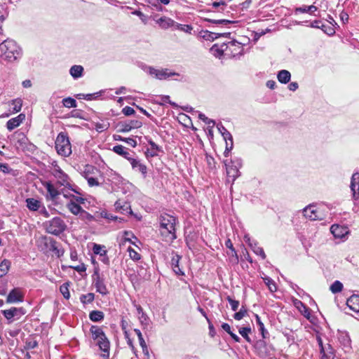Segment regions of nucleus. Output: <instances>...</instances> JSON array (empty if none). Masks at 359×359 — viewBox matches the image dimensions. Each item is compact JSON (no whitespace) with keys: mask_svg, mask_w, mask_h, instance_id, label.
<instances>
[{"mask_svg":"<svg viewBox=\"0 0 359 359\" xmlns=\"http://www.w3.org/2000/svg\"><path fill=\"white\" fill-rule=\"evenodd\" d=\"M90 332L95 344L102 351L100 354L101 359H109L110 342L103 330L99 326L92 325L90 328Z\"/></svg>","mask_w":359,"mask_h":359,"instance_id":"obj_1","label":"nucleus"},{"mask_svg":"<svg viewBox=\"0 0 359 359\" xmlns=\"http://www.w3.org/2000/svg\"><path fill=\"white\" fill-rule=\"evenodd\" d=\"M160 233L165 241H172L176 239L175 223L176 218L168 214H162L159 217Z\"/></svg>","mask_w":359,"mask_h":359,"instance_id":"obj_2","label":"nucleus"},{"mask_svg":"<svg viewBox=\"0 0 359 359\" xmlns=\"http://www.w3.org/2000/svg\"><path fill=\"white\" fill-rule=\"evenodd\" d=\"M21 54L20 48L13 40L6 39L0 44V57L4 60L13 62L20 57Z\"/></svg>","mask_w":359,"mask_h":359,"instance_id":"obj_3","label":"nucleus"},{"mask_svg":"<svg viewBox=\"0 0 359 359\" xmlns=\"http://www.w3.org/2000/svg\"><path fill=\"white\" fill-rule=\"evenodd\" d=\"M55 149L60 156L67 157L72 154V145L69 137L65 133H60L55 140Z\"/></svg>","mask_w":359,"mask_h":359,"instance_id":"obj_4","label":"nucleus"},{"mask_svg":"<svg viewBox=\"0 0 359 359\" xmlns=\"http://www.w3.org/2000/svg\"><path fill=\"white\" fill-rule=\"evenodd\" d=\"M44 226L48 233L55 236L62 233L67 227L63 219L59 217H55L52 219L45 222Z\"/></svg>","mask_w":359,"mask_h":359,"instance_id":"obj_5","label":"nucleus"},{"mask_svg":"<svg viewBox=\"0 0 359 359\" xmlns=\"http://www.w3.org/2000/svg\"><path fill=\"white\" fill-rule=\"evenodd\" d=\"M144 70L149 75L159 80L167 79L172 76H180L178 73L172 72L167 68L158 69L152 67L147 66L144 68Z\"/></svg>","mask_w":359,"mask_h":359,"instance_id":"obj_6","label":"nucleus"},{"mask_svg":"<svg viewBox=\"0 0 359 359\" xmlns=\"http://www.w3.org/2000/svg\"><path fill=\"white\" fill-rule=\"evenodd\" d=\"M92 278L93 284L95 286L97 292H99L102 295H107L109 294V291L104 283V280L101 277L97 270L95 271L92 276Z\"/></svg>","mask_w":359,"mask_h":359,"instance_id":"obj_7","label":"nucleus"},{"mask_svg":"<svg viewBox=\"0 0 359 359\" xmlns=\"http://www.w3.org/2000/svg\"><path fill=\"white\" fill-rule=\"evenodd\" d=\"M53 176L57 180V183L61 186L70 187L72 182L69 177L63 172L58 165H55L53 170Z\"/></svg>","mask_w":359,"mask_h":359,"instance_id":"obj_8","label":"nucleus"},{"mask_svg":"<svg viewBox=\"0 0 359 359\" xmlns=\"http://www.w3.org/2000/svg\"><path fill=\"white\" fill-rule=\"evenodd\" d=\"M41 242L46 245V247L53 252L55 253L58 257H61L64 254V250L59 248L57 243L52 238L43 237L41 238Z\"/></svg>","mask_w":359,"mask_h":359,"instance_id":"obj_9","label":"nucleus"},{"mask_svg":"<svg viewBox=\"0 0 359 359\" xmlns=\"http://www.w3.org/2000/svg\"><path fill=\"white\" fill-rule=\"evenodd\" d=\"M4 316L9 321H12L13 318L16 317L19 319L22 316L25 315L26 311L24 308L12 307L10 309L4 310L1 311Z\"/></svg>","mask_w":359,"mask_h":359,"instance_id":"obj_10","label":"nucleus"},{"mask_svg":"<svg viewBox=\"0 0 359 359\" xmlns=\"http://www.w3.org/2000/svg\"><path fill=\"white\" fill-rule=\"evenodd\" d=\"M24 301V294L21 289L15 287L13 289L7 296L6 303L13 304L18 302H22Z\"/></svg>","mask_w":359,"mask_h":359,"instance_id":"obj_11","label":"nucleus"},{"mask_svg":"<svg viewBox=\"0 0 359 359\" xmlns=\"http://www.w3.org/2000/svg\"><path fill=\"white\" fill-rule=\"evenodd\" d=\"M43 185L47 190L46 198L48 201H55L60 196V191L55 187L50 182H45Z\"/></svg>","mask_w":359,"mask_h":359,"instance_id":"obj_12","label":"nucleus"},{"mask_svg":"<svg viewBox=\"0 0 359 359\" xmlns=\"http://www.w3.org/2000/svg\"><path fill=\"white\" fill-rule=\"evenodd\" d=\"M244 240L248 243L252 251L257 255L260 256L262 259H266L265 252L262 247H259L256 241H251L249 236L245 235Z\"/></svg>","mask_w":359,"mask_h":359,"instance_id":"obj_13","label":"nucleus"},{"mask_svg":"<svg viewBox=\"0 0 359 359\" xmlns=\"http://www.w3.org/2000/svg\"><path fill=\"white\" fill-rule=\"evenodd\" d=\"M330 231L336 238H343L348 233V227L338 224L332 225Z\"/></svg>","mask_w":359,"mask_h":359,"instance_id":"obj_14","label":"nucleus"},{"mask_svg":"<svg viewBox=\"0 0 359 359\" xmlns=\"http://www.w3.org/2000/svg\"><path fill=\"white\" fill-rule=\"evenodd\" d=\"M25 119V115L24 114H20L16 117L9 119L6 123L7 129L9 131L13 130L15 128L18 127Z\"/></svg>","mask_w":359,"mask_h":359,"instance_id":"obj_15","label":"nucleus"},{"mask_svg":"<svg viewBox=\"0 0 359 359\" xmlns=\"http://www.w3.org/2000/svg\"><path fill=\"white\" fill-rule=\"evenodd\" d=\"M303 213L306 218H309L311 220L315 221L321 219L318 214V211L315 205H308L304 209Z\"/></svg>","mask_w":359,"mask_h":359,"instance_id":"obj_16","label":"nucleus"},{"mask_svg":"<svg viewBox=\"0 0 359 359\" xmlns=\"http://www.w3.org/2000/svg\"><path fill=\"white\" fill-rule=\"evenodd\" d=\"M129 162L133 169L139 171L142 173L144 177H146L147 173V168L146 165L141 163V161L137 158L129 159Z\"/></svg>","mask_w":359,"mask_h":359,"instance_id":"obj_17","label":"nucleus"},{"mask_svg":"<svg viewBox=\"0 0 359 359\" xmlns=\"http://www.w3.org/2000/svg\"><path fill=\"white\" fill-rule=\"evenodd\" d=\"M156 23L163 29L172 28L173 25H175V20L166 16H162L156 20Z\"/></svg>","mask_w":359,"mask_h":359,"instance_id":"obj_18","label":"nucleus"},{"mask_svg":"<svg viewBox=\"0 0 359 359\" xmlns=\"http://www.w3.org/2000/svg\"><path fill=\"white\" fill-rule=\"evenodd\" d=\"M142 123L138 120H131L128 122H126L121 125V132L128 133L134 128H139L142 126Z\"/></svg>","mask_w":359,"mask_h":359,"instance_id":"obj_19","label":"nucleus"},{"mask_svg":"<svg viewBox=\"0 0 359 359\" xmlns=\"http://www.w3.org/2000/svg\"><path fill=\"white\" fill-rule=\"evenodd\" d=\"M346 304L350 309L359 312V295L353 294L346 301Z\"/></svg>","mask_w":359,"mask_h":359,"instance_id":"obj_20","label":"nucleus"},{"mask_svg":"<svg viewBox=\"0 0 359 359\" xmlns=\"http://www.w3.org/2000/svg\"><path fill=\"white\" fill-rule=\"evenodd\" d=\"M25 201L27 207L30 211H38V210H39L40 208H41V205H43L41 201L35 199L34 198H28L26 199Z\"/></svg>","mask_w":359,"mask_h":359,"instance_id":"obj_21","label":"nucleus"},{"mask_svg":"<svg viewBox=\"0 0 359 359\" xmlns=\"http://www.w3.org/2000/svg\"><path fill=\"white\" fill-rule=\"evenodd\" d=\"M296 308L308 320H310L311 314V309L299 300L294 303Z\"/></svg>","mask_w":359,"mask_h":359,"instance_id":"obj_22","label":"nucleus"},{"mask_svg":"<svg viewBox=\"0 0 359 359\" xmlns=\"http://www.w3.org/2000/svg\"><path fill=\"white\" fill-rule=\"evenodd\" d=\"M113 151L122 156L126 158L128 161L129 159H133V158L130 156L128 149L126 148L122 145H116L113 147Z\"/></svg>","mask_w":359,"mask_h":359,"instance_id":"obj_23","label":"nucleus"},{"mask_svg":"<svg viewBox=\"0 0 359 359\" xmlns=\"http://www.w3.org/2000/svg\"><path fill=\"white\" fill-rule=\"evenodd\" d=\"M229 48L231 49V52H233V57H236V55H242L243 54V46L238 41H231Z\"/></svg>","mask_w":359,"mask_h":359,"instance_id":"obj_24","label":"nucleus"},{"mask_svg":"<svg viewBox=\"0 0 359 359\" xmlns=\"http://www.w3.org/2000/svg\"><path fill=\"white\" fill-rule=\"evenodd\" d=\"M148 143L151 146L150 150H147V155L151 157H154L158 155V152H162V148L157 145L154 141L151 139L148 140Z\"/></svg>","mask_w":359,"mask_h":359,"instance_id":"obj_25","label":"nucleus"},{"mask_svg":"<svg viewBox=\"0 0 359 359\" xmlns=\"http://www.w3.org/2000/svg\"><path fill=\"white\" fill-rule=\"evenodd\" d=\"M181 257L178 255H175L172 257L171 265L174 272L177 275H184V272L179 266V262Z\"/></svg>","mask_w":359,"mask_h":359,"instance_id":"obj_26","label":"nucleus"},{"mask_svg":"<svg viewBox=\"0 0 359 359\" xmlns=\"http://www.w3.org/2000/svg\"><path fill=\"white\" fill-rule=\"evenodd\" d=\"M70 75L77 79L83 76V67L81 65H73L69 69Z\"/></svg>","mask_w":359,"mask_h":359,"instance_id":"obj_27","label":"nucleus"},{"mask_svg":"<svg viewBox=\"0 0 359 359\" xmlns=\"http://www.w3.org/2000/svg\"><path fill=\"white\" fill-rule=\"evenodd\" d=\"M291 74L287 70H280L278 72L277 79L281 83H287L290 81Z\"/></svg>","mask_w":359,"mask_h":359,"instance_id":"obj_28","label":"nucleus"},{"mask_svg":"<svg viewBox=\"0 0 359 359\" xmlns=\"http://www.w3.org/2000/svg\"><path fill=\"white\" fill-rule=\"evenodd\" d=\"M63 196L65 198H69V201L68 202H73L75 204H84L86 199L83 197V196H75L73 194H68L63 193Z\"/></svg>","mask_w":359,"mask_h":359,"instance_id":"obj_29","label":"nucleus"},{"mask_svg":"<svg viewBox=\"0 0 359 359\" xmlns=\"http://www.w3.org/2000/svg\"><path fill=\"white\" fill-rule=\"evenodd\" d=\"M238 170L233 165L227 167V180L229 182L231 181L232 182H233L236 177L238 176Z\"/></svg>","mask_w":359,"mask_h":359,"instance_id":"obj_30","label":"nucleus"},{"mask_svg":"<svg viewBox=\"0 0 359 359\" xmlns=\"http://www.w3.org/2000/svg\"><path fill=\"white\" fill-rule=\"evenodd\" d=\"M66 207L72 214L76 216H78L83 209L80 205L75 204L73 202H67Z\"/></svg>","mask_w":359,"mask_h":359,"instance_id":"obj_31","label":"nucleus"},{"mask_svg":"<svg viewBox=\"0 0 359 359\" xmlns=\"http://www.w3.org/2000/svg\"><path fill=\"white\" fill-rule=\"evenodd\" d=\"M338 339L341 344L346 348L351 347V339L347 333L341 332L338 337Z\"/></svg>","mask_w":359,"mask_h":359,"instance_id":"obj_32","label":"nucleus"},{"mask_svg":"<svg viewBox=\"0 0 359 359\" xmlns=\"http://www.w3.org/2000/svg\"><path fill=\"white\" fill-rule=\"evenodd\" d=\"M225 245L227 248L231 250L232 255L230 257V259L231 262L234 263H238V257L237 255V253L233 246V243L230 239H227L225 242Z\"/></svg>","mask_w":359,"mask_h":359,"instance_id":"obj_33","label":"nucleus"},{"mask_svg":"<svg viewBox=\"0 0 359 359\" xmlns=\"http://www.w3.org/2000/svg\"><path fill=\"white\" fill-rule=\"evenodd\" d=\"M11 262L6 259H4L0 263V277H3L7 274L11 266Z\"/></svg>","mask_w":359,"mask_h":359,"instance_id":"obj_34","label":"nucleus"},{"mask_svg":"<svg viewBox=\"0 0 359 359\" xmlns=\"http://www.w3.org/2000/svg\"><path fill=\"white\" fill-rule=\"evenodd\" d=\"M318 10V8L313 5L311 6H302L300 7H297L295 8L294 12L295 13H313V12L316 11Z\"/></svg>","mask_w":359,"mask_h":359,"instance_id":"obj_35","label":"nucleus"},{"mask_svg":"<svg viewBox=\"0 0 359 359\" xmlns=\"http://www.w3.org/2000/svg\"><path fill=\"white\" fill-rule=\"evenodd\" d=\"M350 188L351 191H359V172H354L352 175Z\"/></svg>","mask_w":359,"mask_h":359,"instance_id":"obj_36","label":"nucleus"},{"mask_svg":"<svg viewBox=\"0 0 359 359\" xmlns=\"http://www.w3.org/2000/svg\"><path fill=\"white\" fill-rule=\"evenodd\" d=\"M104 313L100 311H93L89 314V318L93 322H100L104 319Z\"/></svg>","mask_w":359,"mask_h":359,"instance_id":"obj_37","label":"nucleus"},{"mask_svg":"<svg viewBox=\"0 0 359 359\" xmlns=\"http://www.w3.org/2000/svg\"><path fill=\"white\" fill-rule=\"evenodd\" d=\"M79 219L84 222L86 224L94 220V217L85 210H82L79 215L77 216Z\"/></svg>","mask_w":359,"mask_h":359,"instance_id":"obj_38","label":"nucleus"},{"mask_svg":"<svg viewBox=\"0 0 359 359\" xmlns=\"http://www.w3.org/2000/svg\"><path fill=\"white\" fill-rule=\"evenodd\" d=\"M134 332H135V334H137V337H138V340H139V342H140V346L142 347V351L145 353V354H148V348H147V344L142 337V332H140V330L138 329H135L134 330Z\"/></svg>","mask_w":359,"mask_h":359,"instance_id":"obj_39","label":"nucleus"},{"mask_svg":"<svg viewBox=\"0 0 359 359\" xmlns=\"http://www.w3.org/2000/svg\"><path fill=\"white\" fill-rule=\"evenodd\" d=\"M22 101L20 99H15L11 102L10 111L11 113H17L21 110Z\"/></svg>","mask_w":359,"mask_h":359,"instance_id":"obj_40","label":"nucleus"},{"mask_svg":"<svg viewBox=\"0 0 359 359\" xmlns=\"http://www.w3.org/2000/svg\"><path fill=\"white\" fill-rule=\"evenodd\" d=\"M201 36L205 40L213 41L214 39H217L220 34L205 30L201 32Z\"/></svg>","mask_w":359,"mask_h":359,"instance_id":"obj_41","label":"nucleus"},{"mask_svg":"<svg viewBox=\"0 0 359 359\" xmlns=\"http://www.w3.org/2000/svg\"><path fill=\"white\" fill-rule=\"evenodd\" d=\"M217 129L222 134V137H224L226 142L228 140L231 141V139H233L232 135L224 126H222V124H218Z\"/></svg>","mask_w":359,"mask_h":359,"instance_id":"obj_42","label":"nucleus"},{"mask_svg":"<svg viewBox=\"0 0 359 359\" xmlns=\"http://www.w3.org/2000/svg\"><path fill=\"white\" fill-rule=\"evenodd\" d=\"M256 322L257 324L259 326V330L262 335V337L264 339L266 338L269 335V332L267 330L264 328V323L262 322L260 317L258 315H255Z\"/></svg>","mask_w":359,"mask_h":359,"instance_id":"obj_43","label":"nucleus"},{"mask_svg":"<svg viewBox=\"0 0 359 359\" xmlns=\"http://www.w3.org/2000/svg\"><path fill=\"white\" fill-rule=\"evenodd\" d=\"M321 359H334V354L332 347L329 345L327 349L324 348L323 352H320Z\"/></svg>","mask_w":359,"mask_h":359,"instance_id":"obj_44","label":"nucleus"},{"mask_svg":"<svg viewBox=\"0 0 359 359\" xmlns=\"http://www.w3.org/2000/svg\"><path fill=\"white\" fill-rule=\"evenodd\" d=\"M330 290L333 294L339 293L343 290V284L339 280H335L330 285Z\"/></svg>","mask_w":359,"mask_h":359,"instance_id":"obj_45","label":"nucleus"},{"mask_svg":"<svg viewBox=\"0 0 359 359\" xmlns=\"http://www.w3.org/2000/svg\"><path fill=\"white\" fill-rule=\"evenodd\" d=\"M95 299V294L92 292L86 294H81L80 297V301L83 304H90L93 302Z\"/></svg>","mask_w":359,"mask_h":359,"instance_id":"obj_46","label":"nucleus"},{"mask_svg":"<svg viewBox=\"0 0 359 359\" xmlns=\"http://www.w3.org/2000/svg\"><path fill=\"white\" fill-rule=\"evenodd\" d=\"M239 334L248 342H251V339L248 334L251 332L250 327H241L238 330Z\"/></svg>","mask_w":359,"mask_h":359,"instance_id":"obj_47","label":"nucleus"},{"mask_svg":"<svg viewBox=\"0 0 359 359\" xmlns=\"http://www.w3.org/2000/svg\"><path fill=\"white\" fill-rule=\"evenodd\" d=\"M63 106L67 108L76 107V101L72 97H67L62 100Z\"/></svg>","mask_w":359,"mask_h":359,"instance_id":"obj_48","label":"nucleus"},{"mask_svg":"<svg viewBox=\"0 0 359 359\" xmlns=\"http://www.w3.org/2000/svg\"><path fill=\"white\" fill-rule=\"evenodd\" d=\"M69 285L68 283H65L60 287V292L62 294L64 298L66 299H69L70 297V293L69 291Z\"/></svg>","mask_w":359,"mask_h":359,"instance_id":"obj_49","label":"nucleus"},{"mask_svg":"<svg viewBox=\"0 0 359 359\" xmlns=\"http://www.w3.org/2000/svg\"><path fill=\"white\" fill-rule=\"evenodd\" d=\"M104 247L98 244H94L93 250L96 255H100V257L105 256L107 255V250L104 249Z\"/></svg>","mask_w":359,"mask_h":359,"instance_id":"obj_50","label":"nucleus"},{"mask_svg":"<svg viewBox=\"0 0 359 359\" xmlns=\"http://www.w3.org/2000/svg\"><path fill=\"white\" fill-rule=\"evenodd\" d=\"M95 168L92 165H87L85 166L83 171L82 172V176L87 180L90 177V175L93 173Z\"/></svg>","mask_w":359,"mask_h":359,"instance_id":"obj_51","label":"nucleus"},{"mask_svg":"<svg viewBox=\"0 0 359 359\" xmlns=\"http://www.w3.org/2000/svg\"><path fill=\"white\" fill-rule=\"evenodd\" d=\"M15 135L17 136L18 142L20 146L22 147L27 144L28 139L23 133H15Z\"/></svg>","mask_w":359,"mask_h":359,"instance_id":"obj_52","label":"nucleus"},{"mask_svg":"<svg viewBox=\"0 0 359 359\" xmlns=\"http://www.w3.org/2000/svg\"><path fill=\"white\" fill-rule=\"evenodd\" d=\"M264 281L266 285L268 286L269 290L271 292H276L277 290L276 285L275 282L270 278H264Z\"/></svg>","mask_w":359,"mask_h":359,"instance_id":"obj_53","label":"nucleus"},{"mask_svg":"<svg viewBox=\"0 0 359 359\" xmlns=\"http://www.w3.org/2000/svg\"><path fill=\"white\" fill-rule=\"evenodd\" d=\"M247 314V309L245 306H242L238 312H236L233 315L234 319L236 320H241Z\"/></svg>","mask_w":359,"mask_h":359,"instance_id":"obj_54","label":"nucleus"},{"mask_svg":"<svg viewBox=\"0 0 359 359\" xmlns=\"http://www.w3.org/2000/svg\"><path fill=\"white\" fill-rule=\"evenodd\" d=\"M128 251L129 252L130 257L133 260L137 261V260L140 259V258H141L140 255L137 251H135L134 249H133L132 248L130 247V248H128Z\"/></svg>","mask_w":359,"mask_h":359,"instance_id":"obj_55","label":"nucleus"},{"mask_svg":"<svg viewBox=\"0 0 359 359\" xmlns=\"http://www.w3.org/2000/svg\"><path fill=\"white\" fill-rule=\"evenodd\" d=\"M227 301L231 305V309L234 311H236L239 306V302L237 300L233 299L230 296H228L226 297Z\"/></svg>","mask_w":359,"mask_h":359,"instance_id":"obj_56","label":"nucleus"},{"mask_svg":"<svg viewBox=\"0 0 359 359\" xmlns=\"http://www.w3.org/2000/svg\"><path fill=\"white\" fill-rule=\"evenodd\" d=\"M210 50L216 57H220L223 55V50L219 49L217 45H214Z\"/></svg>","mask_w":359,"mask_h":359,"instance_id":"obj_57","label":"nucleus"},{"mask_svg":"<svg viewBox=\"0 0 359 359\" xmlns=\"http://www.w3.org/2000/svg\"><path fill=\"white\" fill-rule=\"evenodd\" d=\"M66 187L68 188L69 189L72 190V191H74V193H76L78 195L83 196V194L81 191V189L78 186L75 185L74 184H72V182H70V187Z\"/></svg>","mask_w":359,"mask_h":359,"instance_id":"obj_58","label":"nucleus"},{"mask_svg":"<svg viewBox=\"0 0 359 359\" xmlns=\"http://www.w3.org/2000/svg\"><path fill=\"white\" fill-rule=\"evenodd\" d=\"M208 22H210L212 23L215 24H219V25H228L230 23H232L231 21L228 20H212V19H206L205 20Z\"/></svg>","mask_w":359,"mask_h":359,"instance_id":"obj_59","label":"nucleus"},{"mask_svg":"<svg viewBox=\"0 0 359 359\" xmlns=\"http://www.w3.org/2000/svg\"><path fill=\"white\" fill-rule=\"evenodd\" d=\"M86 180L89 187H98L100 185L97 180L93 177H88Z\"/></svg>","mask_w":359,"mask_h":359,"instance_id":"obj_60","label":"nucleus"},{"mask_svg":"<svg viewBox=\"0 0 359 359\" xmlns=\"http://www.w3.org/2000/svg\"><path fill=\"white\" fill-rule=\"evenodd\" d=\"M123 113L126 116H131L135 114V110L133 108L126 106L123 109Z\"/></svg>","mask_w":359,"mask_h":359,"instance_id":"obj_61","label":"nucleus"},{"mask_svg":"<svg viewBox=\"0 0 359 359\" xmlns=\"http://www.w3.org/2000/svg\"><path fill=\"white\" fill-rule=\"evenodd\" d=\"M122 141L126 142L128 144L133 147H135L137 146V142L133 138L128 137V138H123L121 139Z\"/></svg>","mask_w":359,"mask_h":359,"instance_id":"obj_62","label":"nucleus"},{"mask_svg":"<svg viewBox=\"0 0 359 359\" xmlns=\"http://www.w3.org/2000/svg\"><path fill=\"white\" fill-rule=\"evenodd\" d=\"M233 148V139H231V141L230 142H228V141L226 142V149L224 151V156H228L229 153Z\"/></svg>","mask_w":359,"mask_h":359,"instance_id":"obj_63","label":"nucleus"},{"mask_svg":"<svg viewBox=\"0 0 359 359\" xmlns=\"http://www.w3.org/2000/svg\"><path fill=\"white\" fill-rule=\"evenodd\" d=\"M38 211L41 215H43L46 218H48L50 216L49 212H48L43 204L41 205V208H40V209L38 210Z\"/></svg>","mask_w":359,"mask_h":359,"instance_id":"obj_64","label":"nucleus"}]
</instances>
